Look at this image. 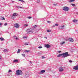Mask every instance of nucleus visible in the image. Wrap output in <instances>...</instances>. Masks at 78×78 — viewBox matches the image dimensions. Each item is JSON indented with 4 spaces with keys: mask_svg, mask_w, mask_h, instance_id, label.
I'll return each mask as SVG.
<instances>
[{
    "mask_svg": "<svg viewBox=\"0 0 78 78\" xmlns=\"http://www.w3.org/2000/svg\"><path fill=\"white\" fill-rule=\"evenodd\" d=\"M78 21V20H73V22H74L75 23H76V22H77Z\"/></svg>",
    "mask_w": 78,
    "mask_h": 78,
    "instance_id": "412c9836",
    "label": "nucleus"
},
{
    "mask_svg": "<svg viewBox=\"0 0 78 78\" xmlns=\"http://www.w3.org/2000/svg\"><path fill=\"white\" fill-rule=\"evenodd\" d=\"M62 56V58H66V57L70 56L71 55L70 54H69L68 53V52H66L65 53L59 54L58 56H57V57H60V56Z\"/></svg>",
    "mask_w": 78,
    "mask_h": 78,
    "instance_id": "f257e3e1",
    "label": "nucleus"
},
{
    "mask_svg": "<svg viewBox=\"0 0 78 78\" xmlns=\"http://www.w3.org/2000/svg\"><path fill=\"white\" fill-rule=\"evenodd\" d=\"M23 38L24 39H27V37H23Z\"/></svg>",
    "mask_w": 78,
    "mask_h": 78,
    "instance_id": "ea45409f",
    "label": "nucleus"
},
{
    "mask_svg": "<svg viewBox=\"0 0 78 78\" xmlns=\"http://www.w3.org/2000/svg\"><path fill=\"white\" fill-rule=\"evenodd\" d=\"M42 48V46H40L38 47L39 48Z\"/></svg>",
    "mask_w": 78,
    "mask_h": 78,
    "instance_id": "e433bc0d",
    "label": "nucleus"
},
{
    "mask_svg": "<svg viewBox=\"0 0 78 78\" xmlns=\"http://www.w3.org/2000/svg\"><path fill=\"white\" fill-rule=\"evenodd\" d=\"M13 62H18V60L15 59L13 61Z\"/></svg>",
    "mask_w": 78,
    "mask_h": 78,
    "instance_id": "4468645a",
    "label": "nucleus"
},
{
    "mask_svg": "<svg viewBox=\"0 0 78 78\" xmlns=\"http://www.w3.org/2000/svg\"><path fill=\"white\" fill-rule=\"evenodd\" d=\"M1 20H5V18L2 16L1 17Z\"/></svg>",
    "mask_w": 78,
    "mask_h": 78,
    "instance_id": "a211bd4d",
    "label": "nucleus"
},
{
    "mask_svg": "<svg viewBox=\"0 0 78 78\" xmlns=\"http://www.w3.org/2000/svg\"><path fill=\"white\" fill-rule=\"evenodd\" d=\"M30 63H31V62L30 61Z\"/></svg>",
    "mask_w": 78,
    "mask_h": 78,
    "instance_id": "8fccbe9b",
    "label": "nucleus"
},
{
    "mask_svg": "<svg viewBox=\"0 0 78 78\" xmlns=\"http://www.w3.org/2000/svg\"><path fill=\"white\" fill-rule=\"evenodd\" d=\"M19 0V1H21V0Z\"/></svg>",
    "mask_w": 78,
    "mask_h": 78,
    "instance_id": "09e8293b",
    "label": "nucleus"
},
{
    "mask_svg": "<svg viewBox=\"0 0 78 78\" xmlns=\"http://www.w3.org/2000/svg\"><path fill=\"white\" fill-rule=\"evenodd\" d=\"M2 23H0V27H1L2 26Z\"/></svg>",
    "mask_w": 78,
    "mask_h": 78,
    "instance_id": "79ce46f5",
    "label": "nucleus"
},
{
    "mask_svg": "<svg viewBox=\"0 0 78 78\" xmlns=\"http://www.w3.org/2000/svg\"><path fill=\"white\" fill-rule=\"evenodd\" d=\"M34 29H28L27 30V33H33L34 32Z\"/></svg>",
    "mask_w": 78,
    "mask_h": 78,
    "instance_id": "7ed1b4c3",
    "label": "nucleus"
},
{
    "mask_svg": "<svg viewBox=\"0 0 78 78\" xmlns=\"http://www.w3.org/2000/svg\"><path fill=\"white\" fill-rule=\"evenodd\" d=\"M44 38H45L46 39H47V37H45Z\"/></svg>",
    "mask_w": 78,
    "mask_h": 78,
    "instance_id": "de8ad7c7",
    "label": "nucleus"
},
{
    "mask_svg": "<svg viewBox=\"0 0 78 78\" xmlns=\"http://www.w3.org/2000/svg\"><path fill=\"white\" fill-rule=\"evenodd\" d=\"M37 54H39V53H37Z\"/></svg>",
    "mask_w": 78,
    "mask_h": 78,
    "instance_id": "3c124183",
    "label": "nucleus"
},
{
    "mask_svg": "<svg viewBox=\"0 0 78 78\" xmlns=\"http://www.w3.org/2000/svg\"><path fill=\"white\" fill-rule=\"evenodd\" d=\"M75 0H70L69 1V2L70 3V2H74Z\"/></svg>",
    "mask_w": 78,
    "mask_h": 78,
    "instance_id": "aec40b11",
    "label": "nucleus"
},
{
    "mask_svg": "<svg viewBox=\"0 0 78 78\" xmlns=\"http://www.w3.org/2000/svg\"><path fill=\"white\" fill-rule=\"evenodd\" d=\"M42 59H44V58H45V57L43 56H42Z\"/></svg>",
    "mask_w": 78,
    "mask_h": 78,
    "instance_id": "f704fd0d",
    "label": "nucleus"
},
{
    "mask_svg": "<svg viewBox=\"0 0 78 78\" xmlns=\"http://www.w3.org/2000/svg\"><path fill=\"white\" fill-rule=\"evenodd\" d=\"M4 26H6L8 25V23H5L4 24Z\"/></svg>",
    "mask_w": 78,
    "mask_h": 78,
    "instance_id": "473e14b6",
    "label": "nucleus"
},
{
    "mask_svg": "<svg viewBox=\"0 0 78 78\" xmlns=\"http://www.w3.org/2000/svg\"><path fill=\"white\" fill-rule=\"evenodd\" d=\"M21 2H24V1H23V0H21Z\"/></svg>",
    "mask_w": 78,
    "mask_h": 78,
    "instance_id": "c03bdc74",
    "label": "nucleus"
},
{
    "mask_svg": "<svg viewBox=\"0 0 78 78\" xmlns=\"http://www.w3.org/2000/svg\"><path fill=\"white\" fill-rule=\"evenodd\" d=\"M24 45H28V43H25V44H24Z\"/></svg>",
    "mask_w": 78,
    "mask_h": 78,
    "instance_id": "72a5a7b5",
    "label": "nucleus"
},
{
    "mask_svg": "<svg viewBox=\"0 0 78 78\" xmlns=\"http://www.w3.org/2000/svg\"><path fill=\"white\" fill-rule=\"evenodd\" d=\"M69 62H72V61L71 60H69Z\"/></svg>",
    "mask_w": 78,
    "mask_h": 78,
    "instance_id": "4c0bfd02",
    "label": "nucleus"
},
{
    "mask_svg": "<svg viewBox=\"0 0 78 78\" xmlns=\"http://www.w3.org/2000/svg\"><path fill=\"white\" fill-rule=\"evenodd\" d=\"M70 9V8L67 6H65L62 8V10L65 11H68Z\"/></svg>",
    "mask_w": 78,
    "mask_h": 78,
    "instance_id": "20e7f679",
    "label": "nucleus"
},
{
    "mask_svg": "<svg viewBox=\"0 0 78 78\" xmlns=\"http://www.w3.org/2000/svg\"><path fill=\"white\" fill-rule=\"evenodd\" d=\"M65 43V41H63V42H61V43H60V44L61 45H62L63 44H64Z\"/></svg>",
    "mask_w": 78,
    "mask_h": 78,
    "instance_id": "393cba45",
    "label": "nucleus"
},
{
    "mask_svg": "<svg viewBox=\"0 0 78 78\" xmlns=\"http://www.w3.org/2000/svg\"><path fill=\"white\" fill-rule=\"evenodd\" d=\"M69 42H73L74 40H73V39L72 38H69Z\"/></svg>",
    "mask_w": 78,
    "mask_h": 78,
    "instance_id": "1a4fd4ad",
    "label": "nucleus"
},
{
    "mask_svg": "<svg viewBox=\"0 0 78 78\" xmlns=\"http://www.w3.org/2000/svg\"><path fill=\"white\" fill-rule=\"evenodd\" d=\"M23 74V72L20 70H17L16 72V75H20Z\"/></svg>",
    "mask_w": 78,
    "mask_h": 78,
    "instance_id": "f03ea898",
    "label": "nucleus"
},
{
    "mask_svg": "<svg viewBox=\"0 0 78 78\" xmlns=\"http://www.w3.org/2000/svg\"><path fill=\"white\" fill-rule=\"evenodd\" d=\"M53 5H54V6H58V4L55 3L53 4Z\"/></svg>",
    "mask_w": 78,
    "mask_h": 78,
    "instance_id": "f3484780",
    "label": "nucleus"
},
{
    "mask_svg": "<svg viewBox=\"0 0 78 78\" xmlns=\"http://www.w3.org/2000/svg\"><path fill=\"white\" fill-rule=\"evenodd\" d=\"M4 52H7V51H8V50H7V49H5L4 50Z\"/></svg>",
    "mask_w": 78,
    "mask_h": 78,
    "instance_id": "c85d7f7f",
    "label": "nucleus"
},
{
    "mask_svg": "<svg viewBox=\"0 0 78 78\" xmlns=\"http://www.w3.org/2000/svg\"><path fill=\"white\" fill-rule=\"evenodd\" d=\"M73 69H74V70H78V65L74 66L73 67Z\"/></svg>",
    "mask_w": 78,
    "mask_h": 78,
    "instance_id": "6e6552de",
    "label": "nucleus"
},
{
    "mask_svg": "<svg viewBox=\"0 0 78 78\" xmlns=\"http://www.w3.org/2000/svg\"><path fill=\"white\" fill-rule=\"evenodd\" d=\"M61 51H58V53H61Z\"/></svg>",
    "mask_w": 78,
    "mask_h": 78,
    "instance_id": "49530a36",
    "label": "nucleus"
},
{
    "mask_svg": "<svg viewBox=\"0 0 78 78\" xmlns=\"http://www.w3.org/2000/svg\"><path fill=\"white\" fill-rule=\"evenodd\" d=\"M16 7L17 8H18V9H22V7H20L19 6H16Z\"/></svg>",
    "mask_w": 78,
    "mask_h": 78,
    "instance_id": "2eb2a0df",
    "label": "nucleus"
},
{
    "mask_svg": "<svg viewBox=\"0 0 78 78\" xmlns=\"http://www.w3.org/2000/svg\"><path fill=\"white\" fill-rule=\"evenodd\" d=\"M27 18L29 19H31V18H32V17L31 16H28L27 17Z\"/></svg>",
    "mask_w": 78,
    "mask_h": 78,
    "instance_id": "b1692460",
    "label": "nucleus"
},
{
    "mask_svg": "<svg viewBox=\"0 0 78 78\" xmlns=\"http://www.w3.org/2000/svg\"><path fill=\"white\" fill-rule=\"evenodd\" d=\"M47 22H48V23H50V21H48Z\"/></svg>",
    "mask_w": 78,
    "mask_h": 78,
    "instance_id": "37998d69",
    "label": "nucleus"
},
{
    "mask_svg": "<svg viewBox=\"0 0 78 78\" xmlns=\"http://www.w3.org/2000/svg\"><path fill=\"white\" fill-rule=\"evenodd\" d=\"M12 72V70L10 69H9L8 72L9 73H10V72Z\"/></svg>",
    "mask_w": 78,
    "mask_h": 78,
    "instance_id": "2f4dec72",
    "label": "nucleus"
},
{
    "mask_svg": "<svg viewBox=\"0 0 78 78\" xmlns=\"http://www.w3.org/2000/svg\"><path fill=\"white\" fill-rule=\"evenodd\" d=\"M40 0H37V3H40Z\"/></svg>",
    "mask_w": 78,
    "mask_h": 78,
    "instance_id": "c9c22d12",
    "label": "nucleus"
},
{
    "mask_svg": "<svg viewBox=\"0 0 78 78\" xmlns=\"http://www.w3.org/2000/svg\"><path fill=\"white\" fill-rule=\"evenodd\" d=\"M17 16V14L16 13H13L12 16H11V19H14V18H16V17Z\"/></svg>",
    "mask_w": 78,
    "mask_h": 78,
    "instance_id": "39448f33",
    "label": "nucleus"
},
{
    "mask_svg": "<svg viewBox=\"0 0 78 78\" xmlns=\"http://www.w3.org/2000/svg\"><path fill=\"white\" fill-rule=\"evenodd\" d=\"M22 55L23 57H25V54H22Z\"/></svg>",
    "mask_w": 78,
    "mask_h": 78,
    "instance_id": "7c9ffc66",
    "label": "nucleus"
},
{
    "mask_svg": "<svg viewBox=\"0 0 78 78\" xmlns=\"http://www.w3.org/2000/svg\"><path fill=\"white\" fill-rule=\"evenodd\" d=\"M29 76V74L28 73L27 74H26V75H25V77H26V78H28V77Z\"/></svg>",
    "mask_w": 78,
    "mask_h": 78,
    "instance_id": "ddd939ff",
    "label": "nucleus"
},
{
    "mask_svg": "<svg viewBox=\"0 0 78 78\" xmlns=\"http://www.w3.org/2000/svg\"><path fill=\"white\" fill-rule=\"evenodd\" d=\"M0 39L2 41H4V38H3V37H1Z\"/></svg>",
    "mask_w": 78,
    "mask_h": 78,
    "instance_id": "5701e85b",
    "label": "nucleus"
},
{
    "mask_svg": "<svg viewBox=\"0 0 78 78\" xmlns=\"http://www.w3.org/2000/svg\"><path fill=\"white\" fill-rule=\"evenodd\" d=\"M14 39L16 40H19V39L17 38V37L16 36H14Z\"/></svg>",
    "mask_w": 78,
    "mask_h": 78,
    "instance_id": "dca6fc26",
    "label": "nucleus"
},
{
    "mask_svg": "<svg viewBox=\"0 0 78 78\" xmlns=\"http://www.w3.org/2000/svg\"><path fill=\"white\" fill-rule=\"evenodd\" d=\"M2 58V57L1 56V55H0V59H1Z\"/></svg>",
    "mask_w": 78,
    "mask_h": 78,
    "instance_id": "a18cd8bd",
    "label": "nucleus"
},
{
    "mask_svg": "<svg viewBox=\"0 0 78 78\" xmlns=\"http://www.w3.org/2000/svg\"><path fill=\"white\" fill-rule=\"evenodd\" d=\"M20 49H18L17 51V53H20Z\"/></svg>",
    "mask_w": 78,
    "mask_h": 78,
    "instance_id": "a878e982",
    "label": "nucleus"
},
{
    "mask_svg": "<svg viewBox=\"0 0 78 78\" xmlns=\"http://www.w3.org/2000/svg\"><path fill=\"white\" fill-rule=\"evenodd\" d=\"M45 72V70H41V72L38 73L39 74H42V73H44Z\"/></svg>",
    "mask_w": 78,
    "mask_h": 78,
    "instance_id": "0eeeda50",
    "label": "nucleus"
},
{
    "mask_svg": "<svg viewBox=\"0 0 78 78\" xmlns=\"http://www.w3.org/2000/svg\"><path fill=\"white\" fill-rule=\"evenodd\" d=\"M65 26L64 25L60 26L59 27V28H60V29H62V30H63V29H64V27Z\"/></svg>",
    "mask_w": 78,
    "mask_h": 78,
    "instance_id": "f8f14e48",
    "label": "nucleus"
},
{
    "mask_svg": "<svg viewBox=\"0 0 78 78\" xmlns=\"http://www.w3.org/2000/svg\"><path fill=\"white\" fill-rule=\"evenodd\" d=\"M56 27V26L55 25V24L53 26H52L53 28H54V27Z\"/></svg>",
    "mask_w": 78,
    "mask_h": 78,
    "instance_id": "58836bf2",
    "label": "nucleus"
},
{
    "mask_svg": "<svg viewBox=\"0 0 78 78\" xmlns=\"http://www.w3.org/2000/svg\"><path fill=\"white\" fill-rule=\"evenodd\" d=\"M44 46L47 48H50V47H51V46L50 44H44Z\"/></svg>",
    "mask_w": 78,
    "mask_h": 78,
    "instance_id": "423d86ee",
    "label": "nucleus"
},
{
    "mask_svg": "<svg viewBox=\"0 0 78 78\" xmlns=\"http://www.w3.org/2000/svg\"><path fill=\"white\" fill-rule=\"evenodd\" d=\"M24 27H28V25L26 24L24 25Z\"/></svg>",
    "mask_w": 78,
    "mask_h": 78,
    "instance_id": "cd10ccee",
    "label": "nucleus"
},
{
    "mask_svg": "<svg viewBox=\"0 0 78 78\" xmlns=\"http://www.w3.org/2000/svg\"><path fill=\"white\" fill-rule=\"evenodd\" d=\"M55 26H58V24H57V23L55 24Z\"/></svg>",
    "mask_w": 78,
    "mask_h": 78,
    "instance_id": "a19ab883",
    "label": "nucleus"
},
{
    "mask_svg": "<svg viewBox=\"0 0 78 78\" xmlns=\"http://www.w3.org/2000/svg\"><path fill=\"white\" fill-rule=\"evenodd\" d=\"M37 27V25H35V26H34V28H36Z\"/></svg>",
    "mask_w": 78,
    "mask_h": 78,
    "instance_id": "bb28decb",
    "label": "nucleus"
},
{
    "mask_svg": "<svg viewBox=\"0 0 78 78\" xmlns=\"http://www.w3.org/2000/svg\"><path fill=\"white\" fill-rule=\"evenodd\" d=\"M71 5H72L73 6H75V4H71Z\"/></svg>",
    "mask_w": 78,
    "mask_h": 78,
    "instance_id": "c756f323",
    "label": "nucleus"
},
{
    "mask_svg": "<svg viewBox=\"0 0 78 78\" xmlns=\"http://www.w3.org/2000/svg\"><path fill=\"white\" fill-rule=\"evenodd\" d=\"M47 32H48V33H50V32H51V30H47Z\"/></svg>",
    "mask_w": 78,
    "mask_h": 78,
    "instance_id": "4be33fe9",
    "label": "nucleus"
},
{
    "mask_svg": "<svg viewBox=\"0 0 78 78\" xmlns=\"http://www.w3.org/2000/svg\"><path fill=\"white\" fill-rule=\"evenodd\" d=\"M64 70V69L63 68H62L61 67H60L59 69V72H62Z\"/></svg>",
    "mask_w": 78,
    "mask_h": 78,
    "instance_id": "9b49d317",
    "label": "nucleus"
},
{
    "mask_svg": "<svg viewBox=\"0 0 78 78\" xmlns=\"http://www.w3.org/2000/svg\"><path fill=\"white\" fill-rule=\"evenodd\" d=\"M24 52L25 53H29V52H30V51L26 50L25 51H24Z\"/></svg>",
    "mask_w": 78,
    "mask_h": 78,
    "instance_id": "6ab92c4d",
    "label": "nucleus"
},
{
    "mask_svg": "<svg viewBox=\"0 0 78 78\" xmlns=\"http://www.w3.org/2000/svg\"><path fill=\"white\" fill-rule=\"evenodd\" d=\"M14 26L16 28H18L19 27V24L18 23H16V24H15Z\"/></svg>",
    "mask_w": 78,
    "mask_h": 78,
    "instance_id": "9d476101",
    "label": "nucleus"
}]
</instances>
